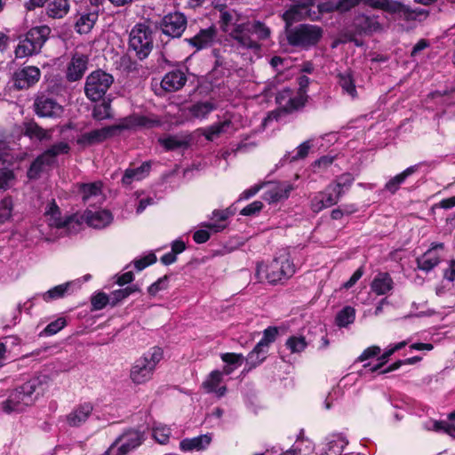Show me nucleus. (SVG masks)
<instances>
[{"label":"nucleus","instance_id":"obj_1","mask_svg":"<svg viewBox=\"0 0 455 455\" xmlns=\"http://www.w3.org/2000/svg\"><path fill=\"white\" fill-rule=\"evenodd\" d=\"M220 24L221 29L232 37L240 47L259 50V44L248 36V20L235 10L220 12Z\"/></svg>","mask_w":455,"mask_h":455},{"label":"nucleus","instance_id":"obj_2","mask_svg":"<svg viewBox=\"0 0 455 455\" xmlns=\"http://www.w3.org/2000/svg\"><path fill=\"white\" fill-rule=\"evenodd\" d=\"M155 122L148 120L145 116H133L124 119L118 125L106 126L100 129L83 133L77 139V144L87 147L96 143H100L105 140L111 138L119 130L132 129L135 126H152Z\"/></svg>","mask_w":455,"mask_h":455},{"label":"nucleus","instance_id":"obj_3","mask_svg":"<svg viewBox=\"0 0 455 455\" xmlns=\"http://www.w3.org/2000/svg\"><path fill=\"white\" fill-rule=\"evenodd\" d=\"M296 271L289 253L282 252L268 265H259L256 275L260 281L275 284L291 277Z\"/></svg>","mask_w":455,"mask_h":455},{"label":"nucleus","instance_id":"obj_4","mask_svg":"<svg viewBox=\"0 0 455 455\" xmlns=\"http://www.w3.org/2000/svg\"><path fill=\"white\" fill-rule=\"evenodd\" d=\"M162 358V349L155 347L136 359L130 369L131 381L135 385H143L148 382L153 378L156 365Z\"/></svg>","mask_w":455,"mask_h":455},{"label":"nucleus","instance_id":"obj_5","mask_svg":"<svg viewBox=\"0 0 455 455\" xmlns=\"http://www.w3.org/2000/svg\"><path fill=\"white\" fill-rule=\"evenodd\" d=\"M51 34L50 27L44 25L32 28L20 40L15 49L17 58H25L38 53Z\"/></svg>","mask_w":455,"mask_h":455},{"label":"nucleus","instance_id":"obj_6","mask_svg":"<svg viewBox=\"0 0 455 455\" xmlns=\"http://www.w3.org/2000/svg\"><path fill=\"white\" fill-rule=\"evenodd\" d=\"M322 36L323 30L320 27L309 24H302L286 30L288 43L304 49L316 44Z\"/></svg>","mask_w":455,"mask_h":455},{"label":"nucleus","instance_id":"obj_7","mask_svg":"<svg viewBox=\"0 0 455 455\" xmlns=\"http://www.w3.org/2000/svg\"><path fill=\"white\" fill-rule=\"evenodd\" d=\"M46 222L51 228L60 231V235L76 233L80 228V221L76 215L62 217L54 202L48 204L44 213Z\"/></svg>","mask_w":455,"mask_h":455},{"label":"nucleus","instance_id":"obj_8","mask_svg":"<svg viewBox=\"0 0 455 455\" xmlns=\"http://www.w3.org/2000/svg\"><path fill=\"white\" fill-rule=\"evenodd\" d=\"M34 396L27 389L25 383L11 390L8 397L1 403V409L4 413L21 412L35 403Z\"/></svg>","mask_w":455,"mask_h":455},{"label":"nucleus","instance_id":"obj_9","mask_svg":"<svg viewBox=\"0 0 455 455\" xmlns=\"http://www.w3.org/2000/svg\"><path fill=\"white\" fill-rule=\"evenodd\" d=\"M129 44L140 60L147 58L153 49L151 29L144 24L136 25L130 33Z\"/></svg>","mask_w":455,"mask_h":455},{"label":"nucleus","instance_id":"obj_10","mask_svg":"<svg viewBox=\"0 0 455 455\" xmlns=\"http://www.w3.org/2000/svg\"><path fill=\"white\" fill-rule=\"evenodd\" d=\"M296 4L290 7L283 14V18L286 22V26H291L293 22L303 19L312 20H318L319 14L323 11V5L317 6V11L312 7L316 0H294Z\"/></svg>","mask_w":455,"mask_h":455},{"label":"nucleus","instance_id":"obj_11","mask_svg":"<svg viewBox=\"0 0 455 455\" xmlns=\"http://www.w3.org/2000/svg\"><path fill=\"white\" fill-rule=\"evenodd\" d=\"M113 76L102 70L91 73L85 83V94L92 101L100 100L110 85L113 84Z\"/></svg>","mask_w":455,"mask_h":455},{"label":"nucleus","instance_id":"obj_12","mask_svg":"<svg viewBox=\"0 0 455 455\" xmlns=\"http://www.w3.org/2000/svg\"><path fill=\"white\" fill-rule=\"evenodd\" d=\"M12 160L13 156L9 153L5 132L0 129V191L6 190L14 184L15 176L9 168Z\"/></svg>","mask_w":455,"mask_h":455},{"label":"nucleus","instance_id":"obj_13","mask_svg":"<svg viewBox=\"0 0 455 455\" xmlns=\"http://www.w3.org/2000/svg\"><path fill=\"white\" fill-rule=\"evenodd\" d=\"M142 442L143 435L140 431H125L116 439L103 455H127L138 448Z\"/></svg>","mask_w":455,"mask_h":455},{"label":"nucleus","instance_id":"obj_14","mask_svg":"<svg viewBox=\"0 0 455 455\" xmlns=\"http://www.w3.org/2000/svg\"><path fill=\"white\" fill-rule=\"evenodd\" d=\"M69 148H70L68 143L59 142L44 151L32 163L28 172V178L36 179L45 167L50 166L54 163L57 156L68 153Z\"/></svg>","mask_w":455,"mask_h":455},{"label":"nucleus","instance_id":"obj_15","mask_svg":"<svg viewBox=\"0 0 455 455\" xmlns=\"http://www.w3.org/2000/svg\"><path fill=\"white\" fill-rule=\"evenodd\" d=\"M340 197V183L331 184L323 191L318 192L311 199V210L319 212L336 204Z\"/></svg>","mask_w":455,"mask_h":455},{"label":"nucleus","instance_id":"obj_16","mask_svg":"<svg viewBox=\"0 0 455 455\" xmlns=\"http://www.w3.org/2000/svg\"><path fill=\"white\" fill-rule=\"evenodd\" d=\"M307 96L303 92H294L290 89L280 91L275 98L279 108L286 112H291L304 107Z\"/></svg>","mask_w":455,"mask_h":455},{"label":"nucleus","instance_id":"obj_17","mask_svg":"<svg viewBox=\"0 0 455 455\" xmlns=\"http://www.w3.org/2000/svg\"><path fill=\"white\" fill-rule=\"evenodd\" d=\"M187 27V19L180 12H172L165 15L161 22L164 34L172 37H180Z\"/></svg>","mask_w":455,"mask_h":455},{"label":"nucleus","instance_id":"obj_18","mask_svg":"<svg viewBox=\"0 0 455 455\" xmlns=\"http://www.w3.org/2000/svg\"><path fill=\"white\" fill-rule=\"evenodd\" d=\"M364 3L370 7L395 14L405 20L412 16V12L406 5L395 0H364Z\"/></svg>","mask_w":455,"mask_h":455},{"label":"nucleus","instance_id":"obj_19","mask_svg":"<svg viewBox=\"0 0 455 455\" xmlns=\"http://www.w3.org/2000/svg\"><path fill=\"white\" fill-rule=\"evenodd\" d=\"M93 411V405L84 402L76 405L73 410L66 415V423L71 427H78L87 422Z\"/></svg>","mask_w":455,"mask_h":455},{"label":"nucleus","instance_id":"obj_20","mask_svg":"<svg viewBox=\"0 0 455 455\" xmlns=\"http://www.w3.org/2000/svg\"><path fill=\"white\" fill-rule=\"evenodd\" d=\"M41 72L35 66H28L14 74V84L19 89H27L38 82Z\"/></svg>","mask_w":455,"mask_h":455},{"label":"nucleus","instance_id":"obj_21","mask_svg":"<svg viewBox=\"0 0 455 455\" xmlns=\"http://www.w3.org/2000/svg\"><path fill=\"white\" fill-rule=\"evenodd\" d=\"M64 109L54 100L41 96L36 100V112L43 117H60Z\"/></svg>","mask_w":455,"mask_h":455},{"label":"nucleus","instance_id":"obj_22","mask_svg":"<svg viewBox=\"0 0 455 455\" xmlns=\"http://www.w3.org/2000/svg\"><path fill=\"white\" fill-rule=\"evenodd\" d=\"M53 382L52 377L47 373H40L25 382L27 389L34 396L35 401L40 395L49 390Z\"/></svg>","mask_w":455,"mask_h":455},{"label":"nucleus","instance_id":"obj_23","mask_svg":"<svg viewBox=\"0 0 455 455\" xmlns=\"http://www.w3.org/2000/svg\"><path fill=\"white\" fill-rule=\"evenodd\" d=\"M84 218L86 223L94 228H104L113 221V215L108 210H88L84 212Z\"/></svg>","mask_w":455,"mask_h":455},{"label":"nucleus","instance_id":"obj_24","mask_svg":"<svg viewBox=\"0 0 455 455\" xmlns=\"http://www.w3.org/2000/svg\"><path fill=\"white\" fill-rule=\"evenodd\" d=\"M347 444V441L342 435H330L322 443L320 455H339Z\"/></svg>","mask_w":455,"mask_h":455},{"label":"nucleus","instance_id":"obj_25","mask_svg":"<svg viewBox=\"0 0 455 455\" xmlns=\"http://www.w3.org/2000/svg\"><path fill=\"white\" fill-rule=\"evenodd\" d=\"M293 188V186L289 183L270 184L264 193V200L272 204L286 199Z\"/></svg>","mask_w":455,"mask_h":455},{"label":"nucleus","instance_id":"obj_26","mask_svg":"<svg viewBox=\"0 0 455 455\" xmlns=\"http://www.w3.org/2000/svg\"><path fill=\"white\" fill-rule=\"evenodd\" d=\"M216 28L211 27L205 29H201L195 36L187 39V41L198 51L211 46L216 40Z\"/></svg>","mask_w":455,"mask_h":455},{"label":"nucleus","instance_id":"obj_27","mask_svg":"<svg viewBox=\"0 0 455 455\" xmlns=\"http://www.w3.org/2000/svg\"><path fill=\"white\" fill-rule=\"evenodd\" d=\"M187 82V76L181 70L167 73L162 79L161 86L164 91L176 92L181 89Z\"/></svg>","mask_w":455,"mask_h":455},{"label":"nucleus","instance_id":"obj_28","mask_svg":"<svg viewBox=\"0 0 455 455\" xmlns=\"http://www.w3.org/2000/svg\"><path fill=\"white\" fill-rule=\"evenodd\" d=\"M88 59L84 54L76 53L68 67L67 72V77L69 81H77L84 74L87 68Z\"/></svg>","mask_w":455,"mask_h":455},{"label":"nucleus","instance_id":"obj_29","mask_svg":"<svg viewBox=\"0 0 455 455\" xmlns=\"http://www.w3.org/2000/svg\"><path fill=\"white\" fill-rule=\"evenodd\" d=\"M79 283L80 282L76 280L56 285L46 292L43 293L42 298L46 302L63 298L67 294L72 293L76 288H78Z\"/></svg>","mask_w":455,"mask_h":455},{"label":"nucleus","instance_id":"obj_30","mask_svg":"<svg viewBox=\"0 0 455 455\" xmlns=\"http://www.w3.org/2000/svg\"><path fill=\"white\" fill-rule=\"evenodd\" d=\"M99 13L97 11L78 12L75 23V29L79 34H88L94 27Z\"/></svg>","mask_w":455,"mask_h":455},{"label":"nucleus","instance_id":"obj_31","mask_svg":"<svg viewBox=\"0 0 455 455\" xmlns=\"http://www.w3.org/2000/svg\"><path fill=\"white\" fill-rule=\"evenodd\" d=\"M222 379L220 371H212L203 382L202 387L207 393H214L218 397H221L227 391L225 386H220Z\"/></svg>","mask_w":455,"mask_h":455},{"label":"nucleus","instance_id":"obj_32","mask_svg":"<svg viewBox=\"0 0 455 455\" xmlns=\"http://www.w3.org/2000/svg\"><path fill=\"white\" fill-rule=\"evenodd\" d=\"M211 442L212 435L209 434L185 438L180 443V449L182 451H203L210 445Z\"/></svg>","mask_w":455,"mask_h":455},{"label":"nucleus","instance_id":"obj_33","mask_svg":"<svg viewBox=\"0 0 455 455\" xmlns=\"http://www.w3.org/2000/svg\"><path fill=\"white\" fill-rule=\"evenodd\" d=\"M451 420H455V411L448 416V420H428L425 423V427L427 430H433L438 433H445L451 437L455 438V425L451 423Z\"/></svg>","mask_w":455,"mask_h":455},{"label":"nucleus","instance_id":"obj_34","mask_svg":"<svg viewBox=\"0 0 455 455\" xmlns=\"http://www.w3.org/2000/svg\"><path fill=\"white\" fill-rule=\"evenodd\" d=\"M394 287V282L387 273H379L371 283V291L377 295H385Z\"/></svg>","mask_w":455,"mask_h":455},{"label":"nucleus","instance_id":"obj_35","mask_svg":"<svg viewBox=\"0 0 455 455\" xmlns=\"http://www.w3.org/2000/svg\"><path fill=\"white\" fill-rule=\"evenodd\" d=\"M150 171V164L143 163L140 166L135 168H128L122 179V183L125 186L132 184L133 181H139L146 178Z\"/></svg>","mask_w":455,"mask_h":455},{"label":"nucleus","instance_id":"obj_36","mask_svg":"<svg viewBox=\"0 0 455 455\" xmlns=\"http://www.w3.org/2000/svg\"><path fill=\"white\" fill-rule=\"evenodd\" d=\"M190 138L188 135H170L159 139V143L167 150L185 148L188 146Z\"/></svg>","mask_w":455,"mask_h":455},{"label":"nucleus","instance_id":"obj_37","mask_svg":"<svg viewBox=\"0 0 455 455\" xmlns=\"http://www.w3.org/2000/svg\"><path fill=\"white\" fill-rule=\"evenodd\" d=\"M234 130L233 124L230 120L227 119L223 122L212 124L209 127H206L203 131L204 136L208 140H213L215 138L219 137L222 133L232 132Z\"/></svg>","mask_w":455,"mask_h":455},{"label":"nucleus","instance_id":"obj_38","mask_svg":"<svg viewBox=\"0 0 455 455\" xmlns=\"http://www.w3.org/2000/svg\"><path fill=\"white\" fill-rule=\"evenodd\" d=\"M68 11V0H49L46 6V14L52 19H61Z\"/></svg>","mask_w":455,"mask_h":455},{"label":"nucleus","instance_id":"obj_39","mask_svg":"<svg viewBox=\"0 0 455 455\" xmlns=\"http://www.w3.org/2000/svg\"><path fill=\"white\" fill-rule=\"evenodd\" d=\"M338 84L344 94L348 95L352 99L357 96L355 79L351 71L347 70L338 75Z\"/></svg>","mask_w":455,"mask_h":455},{"label":"nucleus","instance_id":"obj_40","mask_svg":"<svg viewBox=\"0 0 455 455\" xmlns=\"http://www.w3.org/2000/svg\"><path fill=\"white\" fill-rule=\"evenodd\" d=\"M418 171V165H412L406 168L401 173L391 178L385 185V189L391 194H395L405 180Z\"/></svg>","mask_w":455,"mask_h":455},{"label":"nucleus","instance_id":"obj_41","mask_svg":"<svg viewBox=\"0 0 455 455\" xmlns=\"http://www.w3.org/2000/svg\"><path fill=\"white\" fill-rule=\"evenodd\" d=\"M441 261V256L435 250H427L421 257L418 258V267L423 271L429 272Z\"/></svg>","mask_w":455,"mask_h":455},{"label":"nucleus","instance_id":"obj_42","mask_svg":"<svg viewBox=\"0 0 455 455\" xmlns=\"http://www.w3.org/2000/svg\"><path fill=\"white\" fill-rule=\"evenodd\" d=\"M216 108L214 103L210 100L198 101L188 108L191 116L196 119H204Z\"/></svg>","mask_w":455,"mask_h":455},{"label":"nucleus","instance_id":"obj_43","mask_svg":"<svg viewBox=\"0 0 455 455\" xmlns=\"http://www.w3.org/2000/svg\"><path fill=\"white\" fill-rule=\"evenodd\" d=\"M77 188V192L81 196V198L84 203L88 202L91 198H100L101 196L102 184L100 181L86 184H79Z\"/></svg>","mask_w":455,"mask_h":455},{"label":"nucleus","instance_id":"obj_44","mask_svg":"<svg viewBox=\"0 0 455 455\" xmlns=\"http://www.w3.org/2000/svg\"><path fill=\"white\" fill-rule=\"evenodd\" d=\"M24 134L30 139L38 140L51 139L50 131L43 129L35 122H26L24 124Z\"/></svg>","mask_w":455,"mask_h":455},{"label":"nucleus","instance_id":"obj_45","mask_svg":"<svg viewBox=\"0 0 455 455\" xmlns=\"http://www.w3.org/2000/svg\"><path fill=\"white\" fill-rule=\"evenodd\" d=\"M229 217V212L227 210L214 211L212 212V220H217L216 221L204 224L203 227L211 229L214 233H218L226 228L227 225L224 221Z\"/></svg>","mask_w":455,"mask_h":455},{"label":"nucleus","instance_id":"obj_46","mask_svg":"<svg viewBox=\"0 0 455 455\" xmlns=\"http://www.w3.org/2000/svg\"><path fill=\"white\" fill-rule=\"evenodd\" d=\"M248 36H251V33L257 36L259 40H266L270 37L271 30L261 21L256 20L253 22L248 21Z\"/></svg>","mask_w":455,"mask_h":455},{"label":"nucleus","instance_id":"obj_47","mask_svg":"<svg viewBox=\"0 0 455 455\" xmlns=\"http://www.w3.org/2000/svg\"><path fill=\"white\" fill-rule=\"evenodd\" d=\"M355 311L351 307H345L336 316V323L339 327H346L354 323Z\"/></svg>","mask_w":455,"mask_h":455},{"label":"nucleus","instance_id":"obj_48","mask_svg":"<svg viewBox=\"0 0 455 455\" xmlns=\"http://www.w3.org/2000/svg\"><path fill=\"white\" fill-rule=\"evenodd\" d=\"M291 353H300L307 347V342L303 336H291L285 343Z\"/></svg>","mask_w":455,"mask_h":455},{"label":"nucleus","instance_id":"obj_49","mask_svg":"<svg viewBox=\"0 0 455 455\" xmlns=\"http://www.w3.org/2000/svg\"><path fill=\"white\" fill-rule=\"evenodd\" d=\"M267 350L265 348H258L256 345L253 350L248 355L246 358L247 364L250 368H253L260 364L266 358Z\"/></svg>","mask_w":455,"mask_h":455},{"label":"nucleus","instance_id":"obj_50","mask_svg":"<svg viewBox=\"0 0 455 455\" xmlns=\"http://www.w3.org/2000/svg\"><path fill=\"white\" fill-rule=\"evenodd\" d=\"M138 291H139V289L136 285L128 286V287H125L123 289L114 291L110 295L111 305L112 306L116 305L119 301L124 299L125 298L130 296L132 293Z\"/></svg>","mask_w":455,"mask_h":455},{"label":"nucleus","instance_id":"obj_51","mask_svg":"<svg viewBox=\"0 0 455 455\" xmlns=\"http://www.w3.org/2000/svg\"><path fill=\"white\" fill-rule=\"evenodd\" d=\"M108 303H111L110 296L102 291L93 294L91 298L92 310H101Z\"/></svg>","mask_w":455,"mask_h":455},{"label":"nucleus","instance_id":"obj_52","mask_svg":"<svg viewBox=\"0 0 455 455\" xmlns=\"http://www.w3.org/2000/svg\"><path fill=\"white\" fill-rule=\"evenodd\" d=\"M13 209V203L11 197H5L0 202V223L10 220Z\"/></svg>","mask_w":455,"mask_h":455},{"label":"nucleus","instance_id":"obj_53","mask_svg":"<svg viewBox=\"0 0 455 455\" xmlns=\"http://www.w3.org/2000/svg\"><path fill=\"white\" fill-rule=\"evenodd\" d=\"M277 335V330L275 327H268L263 332L262 339L258 342V348H265L267 350L268 346L271 342L275 339Z\"/></svg>","mask_w":455,"mask_h":455},{"label":"nucleus","instance_id":"obj_54","mask_svg":"<svg viewBox=\"0 0 455 455\" xmlns=\"http://www.w3.org/2000/svg\"><path fill=\"white\" fill-rule=\"evenodd\" d=\"M172 430L167 426H157L153 429L154 438L161 444H165L169 441Z\"/></svg>","mask_w":455,"mask_h":455},{"label":"nucleus","instance_id":"obj_55","mask_svg":"<svg viewBox=\"0 0 455 455\" xmlns=\"http://www.w3.org/2000/svg\"><path fill=\"white\" fill-rule=\"evenodd\" d=\"M220 357L226 364L231 365L235 369L241 366L243 362V356L242 354L224 353Z\"/></svg>","mask_w":455,"mask_h":455},{"label":"nucleus","instance_id":"obj_56","mask_svg":"<svg viewBox=\"0 0 455 455\" xmlns=\"http://www.w3.org/2000/svg\"><path fill=\"white\" fill-rule=\"evenodd\" d=\"M311 148V145H310V141L307 140V141H305L303 143H301L295 150V154L294 155H289L288 156V158L291 162L292 161H296L298 159H301V158H304L307 156L308 154V151Z\"/></svg>","mask_w":455,"mask_h":455},{"label":"nucleus","instance_id":"obj_57","mask_svg":"<svg viewBox=\"0 0 455 455\" xmlns=\"http://www.w3.org/2000/svg\"><path fill=\"white\" fill-rule=\"evenodd\" d=\"M110 106L107 102H103L96 106L93 109V116L98 120H103L110 117Z\"/></svg>","mask_w":455,"mask_h":455},{"label":"nucleus","instance_id":"obj_58","mask_svg":"<svg viewBox=\"0 0 455 455\" xmlns=\"http://www.w3.org/2000/svg\"><path fill=\"white\" fill-rule=\"evenodd\" d=\"M263 208V204L260 201H254L251 204L245 206L240 214L243 216H254L258 214Z\"/></svg>","mask_w":455,"mask_h":455},{"label":"nucleus","instance_id":"obj_59","mask_svg":"<svg viewBox=\"0 0 455 455\" xmlns=\"http://www.w3.org/2000/svg\"><path fill=\"white\" fill-rule=\"evenodd\" d=\"M66 325V320L62 317L50 323L44 329L47 335L56 334L59 331L63 329Z\"/></svg>","mask_w":455,"mask_h":455},{"label":"nucleus","instance_id":"obj_60","mask_svg":"<svg viewBox=\"0 0 455 455\" xmlns=\"http://www.w3.org/2000/svg\"><path fill=\"white\" fill-rule=\"evenodd\" d=\"M156 261V257L154 253H149L143 258L138 259L134 261L135 267L140 271L143 270L148 266L155 263Z\"/></svg>","mask_w":455,"mask_h":455},{"label":"nucleus","instance_id":"obj_61","mask_svg":"<svg viewBox=\"0 0 455 455\" xmlns=\"http://www.w3.org/2000/svg\"><path fill=\"white\" fill-rule=\"evenodd\" d=\"M381 349L378 346H371L367 347L363 351V353L358 356L357 361L363 362L370 358L375 357L379 355Z\"/></svg>","mask_w":455,"mask_h":455},{"label":"nucleus","instance_id":"obj_62","mask_svg":"<svg viewBox=\"0 0 455 455\" xmlns=\"http://www.w3.org/2000/svg\"><path fill=\"white\" fill-rule=\"evenodd\" d=\"M395 353V349L393 347L386 350L379 357V360L380 361L378 364L371 367L369 369L370 371L375 372L378 370H379L387 362V358L391 356Z\"/></svg>","mask_w":455,"mask_h":455},{"label":"nucleus","instance_id":"obj_63","mask_svg":"<svg viewBox=\"0 0 455 455\" xmlns=\"http://www.w3.org/2000/svg\"><path fill=\"white\" fill-rule=\"evenodd\" d=\"M361 0H339L336 9L340 12H346L355 6Z\"/></svg>","mask_w":455,"mask_h":455},{"label":"nucleus","instance_id":"obj_64","mask_svg":"<svg viewBox=\"0 0 455 455\" xmlns=\"http://www.w3.org/2000/svg\"><path fill=\"white\" fill-rule=\"evenodd\" d=\"M166 277L161 278L148 287V292L152 295H156L160 290H163L166 287Z\"/></svg>","mask_w":455,"mask_h":455}]
</instances>
